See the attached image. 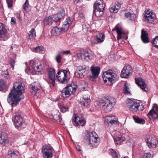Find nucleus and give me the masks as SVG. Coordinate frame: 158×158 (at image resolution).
<instances>
[{"mask_svg":"<svg viewBox=\"0 0 158 158\" xmlns=\"http://www.w3.org/2000/svg\"><path fill=\"white\" fill-rule=\"evenodd\" d=\"M116 75L112 70H109L103 72L102 77L105 82H106L108 81L110 82L111 85L116 79Z\"/></svg>","mask_w":158,"mask_h":158,"instance_id":"0eeeda50","label":"nucleus"},{"mask_svg":"<svg viewBox=\"0 0 158 158\" xmlns=\"http://www.w3.org/2000/svg\"><path fill=\"white\" fill-rule=\"evenodd\" d=\"M111 155L113 156L112 158H120V156L118 154H117V152L112 149L111 151Z\"/></svg>","mask_w":158,"mask_h":158,"instance_id":"a18cd8bd","label":"nucleus"},{"mask_svg":"<svg viewBox=\"0 0 158 158\" xmlns=\"http://www.w3.org/2000/svg\"><path fill=\"white\" fill-rule=\"evenodd\" d=\"M29 63V66H27L25 70L28 74H38L37 73L42 69V66L38 61L31 60Z\"/></svg>","mask_w":158,"mask_h":158,"instance_id":"f03ea898","label":"nucleus"},{"mask_svg":"<svg viewBox=\"0 0 158 158\" xmlns=\"http://www.w3.org/2000/svg\"><path fill=\"white\" fill-rule=\"evenodd\" d=\"M121 4L117 2L112 6L110 9V11L111 13H116L120 8Z\"/></svg>","mask_w":158,"mask_h":158,"instance_id":"cd10ccee","label":"nucleus"},{"mask_svg":"<svg viewBox=\"0 0 158 158\" xmlns=\"http://www.w3.org/2000/svg\"><path fill=\"white\" fill-rule=\"evenodd\" d=\"M153 156L152 152L147 150L144 151L143 154L141 158H152Z\"/></svg>","mask_w":158,"mask_h":158,"instance_id":"f704fd0d","label":"nucleus"},{"mask_svg":"<svg viewBox=\"0 0 158 158\" xmlns=\"http://www.w3.org/2000/svg\"><path fill=\"white\" fill-rule=\"evenodd\" d=\"M78 15V14L77 13L76 14H75V15Z\"/></svg>","mask_w":158,"mask_h":158,"instance_id":"774afa93","label":"nucleus"},{"mask_svg":"<svg viewBox=\"0 0 158 158\" xmlns=\"http://www.w3.org/2000/svg\"><path fill=\"white\" fill-rule=\"evenodd\" d=\"M85 73L83 72L80 71V72H77L76 74H78V75H77V77H78L80 78H82L83 77V73Z\"/></svg>","mask_w":158,"mask_h":158,"instance_id":"3c124183","label":"nucleus"},{"mask_svg":"<svg viewBox=\"0 0 158 158\" xmlns=\"http://www.w3.org/2000/svg\"><path fill=\"white\" fill-rule=\"evenodd\" d=\"M28 35L29 38L30 39H34L36 36L35 32V29L32 28L31 31L29 32Z\"/></svg>","mask_w":158,"mask_h":158,"instance_id":"ea45409f","label":"nucleus"},{"mask_svg":"<svg viewBox=\"0 0 158 158\" xmlns=\"http://www.w3.org/2000/svg\"><path fill=\"white\" fill-rule=\"evenodd\" d=\"M114 139L115 144H120L125 140V138L121 135H119L114 137Z\"/></svg>","mask_w":158,"mask_h":158,"instance_id":"c756f323","label":"nucleus"},{"mask_svg":"<svg viewBox=\"0 0 158 158\" xmlns=\"http://www.w3.org/2000/svg\"><path fill=\"white\" fill-rule=\"evenodd\" d=\"M8 6L9 8L11 7L12 6V0H6Z\"/></svg>","mask_w":158,"mask_h":158,"instance_id":"864d4df0","label":"nucleus"},{"mask_svg":"<svg viewBox=\"0 0 158 158\" xmlns=\"http://www.w3.org/2000/svg\"><path fill=\"white\" fill-rule=\"evenodd\" d=\"M15 61L12 59H10V64L11 66V67L13 68H14V64H15Z\"/></svg>","mask_w":158,"mask_h":158,"instance_id":"4d7b16f0","label":"nucleus"},{"mask_svg":"<svg viewBox=\"0 0 158 158\" xmlns=\"http://www.w3.org/2000/svg\"><path fill=\"white\" fill-rule=\"evenodd\" d=\"M3 84V81L2 80H0V90L2 91L3 90V88L2 86Z\"/></svg>","mask_w":158,"mask_h":158,"instance_id":"bf43d9fd","label":"nucleus"},{"mask_svg":"<svg viewBox=\"0 0 158 158\" xmlns=\"http://www.w3.org/2000/svg\"><path fill=\"white\" fill-rule=\"evenodd\" d=\"M8 154L11 158H19V152L17 151L10 150Z\"/></svg>","mask_w":158,"mask_h":158,"instance_id":"7c9ffc66","label":"nucleus"},{"mask_svg":"<svg viewBox=\"0 0 158 158\" xmlns=\"http://www.w3.org/2000/svg\"><path fill=\"white\" fill-rule=\"evenodd\" d=\"M11 23L12 24H16V22L15 20V17H12L11 18Z\"/></svg>","mask_w":158,"mask_h":158,"instance_id":"6e6d98bb","label":"nucleus"},{"mask_svg":"<svg viewBox=\"0 0 158 158\" xmlns=\"http://www.w3.org/2000/svg\"><path fill=\"white\" fill-rule=\"evenodd\" d=\"M85 138L86 141L89 143L90 147H92L91 148H96L98 145V140L99 139L98 135L94 131H91L87 134Z\"/></svg>","mask_w":158,"mask_h":158,"instance_id":"7ed1b4c3","label":"nucleus"},{"mask_svg":"<svg viewBox=\"0 0 158 158\" xmlns=\"http://www.w3.org/2000/svg\"><path fill=\"white\" fill-rule=\"evenodd\" d=\"M105 106L104 109L106 112L111 111L115 104V100L113 97H110L106 99Z\"/></svg>","mask_w":158,"mask_h":158,"instance_id":"1a4fd4ad","label":"nucleus"},{"mask_svg":"<svg viewBox=\"0 0 158 158\" xmlns=\"http://www.w3.org/2000/svg\"><path fill=\"white\" fill-rule=\"evenodd\" d=\"M105 36L102 33H98L96 35V41L98 43H101L104 41Z\"/></svg>","mask_w":158,"mask_h":158,"instance_id":"72a5a7b5","label":"nucleus"},{"mask_svg":"<svg viewBox=\"0 0 158 158\" xmlns=\"http://www.w3.org/2000/svg\"><path fill=\"white\" fill-rule=\"evenodd\" d=\"M48 73L49 82L53 86H54L55 81V70L53 68H49L48 70Z\"/></svg>","mask_w":158,"mask_h":158,"instance_id":"f3484780","label":"nucleus"},{"mask_svg":"<svg viewBox=\"0 0 158 158\" xmlns=\"http://www.w3.org/2000/svg\"><path fill=\"white\" fill-rule=\"evenodd\" d=\"M8 142V139L7 135L3 133L0 134V143L4 145Z\"/></svg>","mask_w":158,"mask_h":158,"instance_id":"c85d7f7f","label":"nucleus"},{"mask_svg":"<svg viewBox=\"0 0 158 158\" xmlns=\"http://www.w3.org/2000/svg\"><path fill=\"white\" fill-rule=\"evenodd\" d=\"M72 120L73 124L76 126H83L86 123V120L81 115L74 114Z\"/></svg>","mask_w":158,"mask_h":158,"instance_id":"6e6552de","label":"nucleus"},{"mask_svg":"<svg viewBox=\"0 0 158 158\" xmlns=\"http://www.w3.org/2000/svg\"><path fill=\"white\" fill-rule=\"evenodd\" d=\"M14 122L16 127L19 130L25 127V124L23 118L20 115H16L15 116Z\"/></svg>","mask_w":158,"mask_h":158,"instance_id":"9d476101","label":"nucleus"},{"mask_svg":"<svg viewBox=\"0 0 158 158\" xmlns=\"http://www.w3.org/2000/svg\"><path fill=\"white\" fill-rule=\"evenodd\" d=\"M73 21V20L69 18L66 19V20L64 22L61 28H60L61 31H66L69 28L70 24Z\"/></svg>","mask_w":158,"mask_h":158,"instance_id":"a878e982","label":"nucleus"},{"mask_svg":"<svg viewBox=\"0 0 158 158\" xmlns=\"http://www.w3.org/2000/svg\"><path fill=\"white\" fill-rule=\"evenodd\" d=\"M102 0H98L94 3L93 14L97 17H99L104 13V6Z\"/></svg>","mask_w":158,"mask_h":158,"instance_id":"20e7f679","label":"nucleus"},{"mask_svg":"<svg viewBox=\"0 0 158 158\" xmlns=\"http://www.w3.org/2000/svg\"><path fill=\"white\" fill-rule=\"evenodd\" d=\"M76 88L69 85L64 88L62 91V96L64 97H69L71 94H73L76 91Z\"/></svg>","mask_w":158,"mask_h":158,"instance_id":"ddd939ff","label":"nucleus"},{"mask_svg":"<svg viewBox=\"0 0 158 158\" xmlns=\"http://www.w3.org/2000/svg\"><path fill=\"white\" fill-rule=\"evenodd\" d=\"M67 73V72L66 70H61L58 71L56 75L58 80L62 83H66L67 82L66 78Z\"/></svg>","mask_w":158,"mask_h":158,"instance_id":"9b49d317","label":"nucleus"},{"mask_svg":"<svg viewBox=\"0 0 158 158\" xmlns=\"http://www.w3.org/2000/svg\"><path fill=\"white\" fill-rule=\"evenodd\" d=\"M124 158H128L127 157H125Z\"/></svg>","mask_w":158,"mask_h":158,"instance_id":"338daca9","label":"nucleus"},{"mask_svg":"<svg viewBox=\"0 0 158 158\" xmlns=\"http://www.w3.org/2000/svg\"><path fill=\"white\" fill-rule=\"evenodd\" d=\"M78 72L82 71L84 72H85V70L83 69L82 68V67L81 66H79L77 68V69Z\"/></svg>","mask_w":158,"mask_h":158,"instance_id":"13d9d810","label":"nucleus"},{"mask_svg":"<svg viewBox=\"0 0 158 158\" xmlns=\"http://www.w3.org/2000/svg\"><path fill=\"white\" fill-rule=\"evenodd\" d=\"M135 81L136 84L142 89L145 91H147L148 90L147 88V85L145 84L144 81L141 78H138L137 79H135Z\"/></svg>","mask_w":158,"mask_h":158,"instance_id":"5701e85b","label":"nucleus"},{"mask_svg":"<svg viewBox=\"0 0 158 158\" xmlns=\"http://www.w3.org/2000/svg\"><path fill=\"white\" fill-rule=\"evenodd\" d=\"M133 117L136 123L143 124L145 122V121L144 119L139 118L138 116L134 115L133 116Z\"/></svg>","mask_w":158,"mask_h":158,"instance_id":"c9c22d12","label":"nucleus"},{"mask_svg":"<svg viewBox=\"0 0 158 158\" xmlns=\"http://www.w3.org/2000/svg\"><path fill=\"white\" fill-rule=\"evenodd\" d=\"M114 30H116V32L117 34V38L118 40H119L124 38V36L123 35L126 34V33L123 31L121 27L117 25L115 27L114 29L112 31H113Z\"/></svg>","mask_w":158,"mask_h":158,"instance_id":"6ab92c4d","label":"nucleus"},{"mask_svg":"<svg viewBox=\"0 0 158 158\" xmlns=\"http://www.w3.org/2000/svg\"><path fill=\"white\" fill-rule=\"evenodd\" d=\"M82 0H75L74 2L76 3H78L79 2H82Z\"/></svg>","mask_w":158,"mask_h":158,"instance_id":"0e129e2a","label":"nucleus"},{"mask_svg":"<svg viewBox=\"0 0 158 158\" xmlns=\"http://www.w3.org/2000/svg\"><path fill=\"white\" fill-rule=\"evenodd\" d=\"M30 88L31 94L34 95L36 94L37 91L41 88V87L39 83L35 82L30 85Z\"/></svg>","mask_w":158,"mask_h":158,"instance_id":"a211bd4d","label":"nucleus"},{"mask_svg":"<svg viewBox=\"0 0 158 158\" xmlns=\"http://www.w3.org/2000/svg\"><path fill=\"white\" fill-rule=\"evenodd\" d=\"M84 54V59L87 61H88L90 60H91L93 58L92 56L86 51H85V53Z\"/></svg>","mask_w":158,"mask_h":158,"instance_id":"79ce46f5","label":"nucleus"},{"mask_svg":"<svg viewBox=\"0 0 158 158\" xmlns=\"http://www.w3.org/2000/svg\"><path fill=\"white\" fill-rule=\"evenodd\" d=\"M106 99H101L96 101L95 102V104L100 108L104 109L105 106Z\"/></svg>","mask_w":158,"mask_h":158,"instance_id":"473e14b6","label":"nucleus"},{"mask_svg":"<svg viewBox=\"0 0 158 158\" xmlns=\"http://www.w3.org/2000/svg\"><path fill=\"white\" fill-rule=\"evenodd\" d=\"M116 75L112 70H109L103 72L102 77L105 82H106L108 81L110 82L111 85L116 79Z\"/></svg>","mask_w":158,"mask_h":158,"instance_id":"423d86ee","label":"nucleus"},{"mask_svg":"<svg viewBox=\"0 0 158 158\" xmlns=\"http://www.w3.org/2000/svg\"><path fill=\"white\" fill-rule=\"evenodd\" d=\"M2 76L6 78V79H8L9 77V73L7 72V70L6 69L2 72Z\"/></svg>","mask_w":158,"mask_h":158,"instance_id":"09e8293b","label":"nucleus"},{"mask_svg":"<svg viewBox=\"0 0 158 158\" xmlns=\"http://www.w3.org/2000/svg\"><path fill=\"white\" fill-rule=\"evenodd\" d=\"M105 122L107 123L108 125H113L118 124V119L117 117L114 115L107 116L104 118Z\"/></svg>","mask_w":158,"mask_h":158,"instance_id":"f8f14e48","label":"nucleus"},{"mask_svg":"<svg viewBox=\"0 0 158 158\" xmlns=\"http://www.w3.org/2000/svg\"><path fill=\"white\" fill-rule=\"evenodd\" d=\"M61 53L65 55H67L70 53V51L69 50H67L65 51H62Z\"/></svg>","mask_w":158,"mask_h":158,"instance_id":"680f3d73","label":"nucleus"},{"mask_svg":"<svg viewBox=\"0 0 158 158\" xmlns=\"http://www.w3.org/2000/svg\"><path fill=\"white\" fill-rule=\"evenodd\" d=\"M148 116L151 119H158V106H154L148 113Z\"/></svg>","mask_w":158,"mask_h":158,"instance_id":"2eb2a0df","label":"nucleus"},{"mask_svg":"<svg viewBox=\"0 0 158 158\" xmlns=\"http://www.w3.org/2000/svg\"><path fill=\"white\" fill-rule=\"evenodd\" d=\"M65 15V13L64 10L61 9L55 15V18L54 19V21L55 22L59 21L64 17Z\"/></svg>","mask_w":158,"mask_h":158,"instance_id":"393cba45","label":"nucleus"},{"mask_svg":"<svg viewBox=\"0 0 158 158\" xmlns=\"http://www.w3.org/2000/svg\"><path fill=\"white\" fill-rule=\"evenodd\" d=\"M61 58V57L59 54L57 55L56 57V60L58 63H60V62Z\"/></svg>","mask_w":158,"mask_h":158,"instance_id":"5fc2aeb1","label":"nucleus"},{"mask_svg":"<svg viewBox=\"0 0 158 158\" xmlns=\"http://www.w3.org/2000/svg\"><path fill=\"white\" fill-rule=\"evenodd\" d=\"M52 16H49L45 17L44 20V23L45 25H47L49 24L52 20Z\"/></svg>","mask_w":158,"mask_h":158,"instance_id":"58836bf2","label":"nucleus"},{"mask_svg":"<svg viewBox=\"0 0 158 158\" xmlns=\"http://www.w3.org/2000/svg\"><path fill=\"white\" fill-rule=\"evenodd\" d=\"M123 90L124 93L127 95L131 94V91L129 87V85L125 83L123 86Z\"/></svg>","mask_w":158,"mask_h":158,"instance_id":"e433bc0d","label":"nucleus"},{"mask_svg":"<svg viewBox=\"0 0 158 158\" xmlns=\"http://www.w3.org/2000/svg\"><path fill=\"white\" fill-rule=\"evenodd\" d=\"M125 17L131 20L134 19L135 17V15L134 14H131L129 12L125 13Z\"/></svg>","mask_w":158,"mask_h":158,"instance_id":"37998d69","label":"nucleus"},{"mask_svg":"<svg viewBox=\"0 0 158 158\" xmlns=\"http://www.w3.org/2000/svg\"><path fill=\"white\" fill-rule=\"evenodd\" d=\"M61 30L60 28H58L56 26L52 28V34L55 35H56L60 34Z\"/></svg>","mask_w":158,"mask_h":158,"instance_id":"4c0bfd02","label":"nucleus"},{"mask_svg":"<svg viewBox=\"0 0 158 158\" xmlns=\"http://www.w3.org/2000/svg\"><path fill=\"white\" fill-rule=\"evenodd\" d=\"M132 72L131 68L130 66L128 65L126 67H124L121 73V77L122 78H127L129 76Z\"/></svg>","mask_w":158,"mask_h":158,"instance_id":"aec40b11","label":"nucleus"},{"mask_svg":"<svg viewBox=\"0 0 158 158\" xmlns=\"http://www.w3.org/2000/svg\"><path fill=\"white\" fill-rule=\"evenodd\" d=\"M90 102L89 96L88 95H85L81 99L80 103L82 105L87 106L89 105Z\"/></svg>","mask_w":158,"mask_h":158,"instance_id":"b1692460","label":"nucleus"},{"mask_svg":"<svg viewBox=\"0 0 158 158\" xmlns=\"http://www.w3.org/2000/svg\"><path fill=\"white\" fill-rule=\"evenodd\" d=\"M141 37L144 43H147L149 42L148 35L146 31L143 30L142 31Z\"/></svg>","mask_w":158,"mask_h":158,"instance_id":"2f4dec72","label":"nucleus"},{"mask_svg":"<svg viewBox=\"0 0 158 158\" xmlns=\"http://www.w3.org/2000/svg\"><path fill=\"white\" fill-rule=\"evenodd\" d=\"M127 106L130 110L136 112L137 110L140 111L143 109V106H140L139 102L131 99H128L127 100Z\"/></svg>","mask_w":158,"mask_h":158,"instance_id":"39448f33","label":"nucleus"},{"mask_svg":"<svg viewBox=\"0 0 158 158\" xmlns=\"http://www.w3.org/2000/svg\"><path fill=\"white\" fill-rule=\"evenodd\" d=\"M85 51H83L80 53H78L77 54V57L79 59H83L85 58Z\"/></svg>","mask_w":158,"mask_h":158,"instance_id":"c03bdc74","label":"nucleus"},{"mask_svg":"<svg viewBox=\"0 0 158 158\" xmlns=\"http://www.w3.org/2000/svg\"><path fill=\"white\" fill-rule=\"evenodd\" d=\"M9 34L2 23H0V37L6 40L9 38Z\"/></svg>","mask_w":158,"mask_h":158,"instance_id":"412c9836","label":"nucleus"},{"mask_svg":"<svg viewBox=\"0 0 158 158\" xmlns=\"http://www.w3.org/2000/svg\"><path fill=\"white\" fill-rule=\"evenodd\" d=\"M25 63L26 65H27V62H26Z\"/></svg>","mask_w":158,"mask_h":158,"instance_id":"69168bd1","label":"nucleus"},{"mask_svg":"<svg viewBox=\"0 0 158 158\" xmlns=\"http://www.w3.org/2000/svg\"><path fill=\"white\" fill-rule=\"evenodd\" d=\"M53 118L54 120L58 122H60L61 120V118L60 115L58 114H56L54 115Z\"/></svg>","mask_w":158,"mask_h":158,"instance_id":"de8ad7c7","label":"nucleus"},{"mask_svg":"<svg viewBox=\"0 0 158 158\" xmlns=\"http://www.w3.org/2000/svg\"><path fill=\"white\" fill-rule=\"evenodd\" d=\"M78 17L80 18H82L83 17V14L81 11H79L78 13Z\"/></svg>","mask_w":158,"mask_h":158,"instance_id":"052dcab7","label":"nucleus"},{"mask_svg":"<svg viewBox=\"0 0 158 158\" xmlns=\"http://www.w3.org/2000/svg\"><path fill=\"white\" fill-rule=\"evenodd\" d=\"M24 86L20 82H16L10 92L7 98V102L12 106H16L21 99L23 98L22 91L24 90Z\"/></svg>","mask_w":158,"mask_h":158,"instance_id":"f257e3e1","label":"nucleus"},{"mask_svg":"<svg viewBox=\"0 0 158 158\" xmlns=\"http://www.w3.org/2000/svg\"><path fill=\"white\" fill-rule=\"evenodd\" d=\"M146 141L149 148H155L158 143L156 138L150 135L147 136Z\"/></svg>","mask_w":158,"mask_h":158,"instance_id":"4468645a","label":"nucleus"},{"mask_svg":"<svg viewBox=\"0 0 158 158\" xmlns=\"http://www.w3.org/2000/svg\"><path fill=\"white\" fill-rule=\"evenodd\" d=\"M52 148L47 145L43 146L42 152L44 158H51L52 156Z\"/></svg>","mask_w":158,"mask_h":158,"instance_id":"dca6fc26","label":"nucleus"},{"mask_svg":"<svg viewBox=\"0 0 158 158\" xmlns=\"http://www.w3.org/2000/svg\"><path fill=\"white\" fill-rule=\"evenodd\" d=\"M76 148L77 151L80 152L81 153L82 150H81V147L79 145L76 146Z\"/></svg>","mask_w":158,"mask_h":158,"instance_id":"e2e57ef3","label":"nucleus"},{"mask_svg":"<svg viewBox=\"0 0 158 158\" xmlns=\"http://www.w3.org/2000/svg\"><path fill=\"white\" fill-rule=\"evenodd\" d=\"M60 110L61 112L63 113H64L66 111H68V108L67 107L65 106H63L61 107L60 108Z\"/></svg>","mask_w":158,"mask_h":158,"instance_id":"603ef678","label":"nucleus"},{"mask_svg":"<svg viewBox=\"0 0 158 158\" xmlns=\"http://www.w3.org/2000/svg\"><path fill=\"white\" fill-rule=\"evenodd\" d=\"M152 43L154 45V46L158 48V36H156L153 40Z\"/></svg>","mask_w":158,"mask_h":158,"instance_id":"49530a36","label":"nucleus"},{"mask_svg":"<svg viewBox=\"0 0 158 158\" xmlns=\"http://www.w3.org/2000/svg\"><path fill=\"white\" fill-rule=\"evenodd\" d=\"M92 77L94 78L97 77L100 72V68L99 67L92 66L90 68Z\"/></svg>","mask_w":158,"mask_h":158,"instance_id":"bb28decb","label":"nucleus"},{"mask_svg":"<svg viewBox=\"0 0 158 158\" xmlns=\"http://www.w3.org/2000/svg\"><path fill=\"white\" fill-rule=\"evenodd\" d=\"M32 51L35 52H42L44 51V48L42 46H38L33 48Z\"/></svg>","mask_w":158,"mask_h":158,"instance_id":"a19ab883","label":"nucleus"},{"mask_svg":"<svg viewBox=\"0 0 158 158\" xmlns=\"http://www.w3.org/2000/svg\"><path fill=\"white\" fill-rule=\"evenodd\" d=\"M28 0H26L25 3L23 4V9L25 11H27L28 9L29 6Z\"/></svg>","mask_w":158,"mask_h":158,"instance_id":"8fccbe9b","label":"nucleus"},{"mask_svg":"<svg viewBox=\"0 0 158 158\" xmlns=\"http://www.w3.org/2000/svg\"><path fill=\"white\" fill-rule=\"evenodd\" d=\"M144 17L145 20L150 23L155 19L156 18V15L153 12L147 10L145 12Z\"/></svg>","mask_w":158,"mask_h":158,"instance_id":"4be33fe9","label":"nucleus"}]
</instances>
